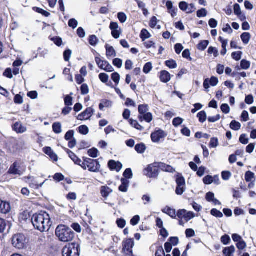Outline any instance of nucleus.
<instances>
[{
	"instance_id": "23",
	"label": "nucleus",
	"mask_w": 256,
	"mask_h": 256,
	"mask_svg": "<svg viewBox=\"0 0 256 256\" xmlns=\"http://www.w3.org/2000/svg\"><path fill=\"white\" fill-rule=\"evenodd\" d=\"M236 250L235 247L234 246H231L229 247H226L223 250V254L226 256H234V253Z\"/></svg>"
},
{
	"instance_id": "45",
	"label": "nucleus",
	"mask_w": 256,
	"mask_h": 256,
	"mask_svg": "<svg viewBox=\"0 0 256 256\" xmlns=\"http://www.w3.org/2000/svg\"><path fill=\"white\" fill-rule=\"evenodd\" d=\"M218 145V138H212L210 140V147L215 148Z\"/></svg>"
},
{
	"instance_id": "11",
	"label": "nucleus",
	"mask_w": 256,
	"mask_h": 256,
	"mask_svg": "<svg viewBox=\"0 0 256 256\" xmlns=\"http://www.w3.org/2000/svg\"><path fill=\"white\" fill-rule=\"evenodd\" d=\"M12 130L17 134H23L27 130L26 126L20 122H16L12 125Z\"/></svg>"
},
{
	"instance_id": "28",
	"label": "nucleus",
	"mask_w": 256,
	"mask_h": 256,
	"mask_svg": "<svg viewBox=\"0 0 256 256\" xmlns=\"http://www.w3.org/2000/svg\"><path fill=\"white\" fill-rule=\"evenodd\" d=\"M240 37L244 44H246L249 42L250 38V34L248 32H244L242 34Z\"/></svg>"
},
{
	"instance_id": "14",
	"label": "nucleus",
	"mask_w": 256,
	"mask_h": 256,
	"mask_svg": "<svg viewBox=\"0 0 256 256\" xmlns=\"http://www.w3.org/2000/svg\"><path fill=\"white\" fill-rule=\"evenodd\" d=\"M108 166L111 170H115L118 172L122 169V165L119 162H116L114 160H110L108 162Z\"/></svg>"
},
{
	"instance_id": "55",
	"label": "nucleus",
	"mask_w": 256,
	"mask_h": 256,
	"mask_svg": "<svg viewBox=\"0 0 256 256\" xmlns=\"http://www.w3.org/2000/svg\"><path fill=\"white\" fill-rule=\"evenodd\" d=\"M6 226V220L0 218V233H2L4 232Z\"/></svg>"
},
{
	"instance_id": "56",
	"label": "nucleus",
	"mask_w": 256,
	"mask_h": 256,
	"mask_svg": "<svg viewBox=\"0 0 256 256\" xmlns=\"http://www.w3.org/2000/svg\"><path fill=\"white\" fill-rule=\"evenodd\" d=\"M179 8L182 10L184 12H186L187 13L188 8V4L187 2H180L179 3Z\"/></svg>"
},
{
	"instance_id": "53",
	"label": "nucleus",
	"mask_w": 256,
	"mask_h": 256,
	"mask_svg": "<svg viewBox=\"0 0 256 256\" xmlns=\"http://www.w3.org/2000/svg\"><path fill=\"white\" fill-rule=\"evenodd\" d=\"M68 24L70 27H71L74 29L78 26V22L74 18H72L69 20Z\"/></svg>"
},
{
	"instance_id": "21",
	"label": "nucleus",
	"mask_w": 256,
	"mask_h": 256,
	"mask_svg": "<svg viewBox=\"0 0 256 256\" xmlns=\"http://www.w3.org/2000/svg\"><path fill=\"white\" fill-rule=\"evenodd\" d=\"M106 48V54L108 58L116 56V52L112 46H110L106 44L105 46Z\"/></svg>"
},
{
	"instance_id": "63",
	"label": "nucleus",
	"mask_w": 256,
	"mask_h": 256,
	"mask_svg": "<svg viewBox=\"0 0 256 256\" xmlns=\"http://www.w3.org/2000/svg\"><path fill=\"white\" fill-rule=\"evenodd\" d=\"M232 176L230 172L224 171L222 173V176L224 180H227L230 179Z\"/></svg>"
},
{
	"instance_id": "29",
	"label": "nucleus",
	"mask_w": 256,
	"mask_h": 256,
	"mask_svg": "<svg viewBox=\"0 0 256 256\" xmlns=\"http://www.w3.org/2000/svg\"><path fill=\"white\" fill-rule=\"evenodd\" d=\"M160 80H170V74L166 70H162L160 72Z\"/></svg>"
},
{
	"instance_id": "44",
	"label": "nucleus",
	"mask_w": 256,
	"mask_h": 256,
	"mask_svg": "<svg viewBox=\"0 0 256 256\" xmlns=\"http://www.w3.org/2000/svg\"><path fill=\"white\" fill-rule=\"evenodd\" d=\"M118 18L119 20L122 23H124L126 22L127 19V16L126 14L124 12H120L118 14Z\"/></svg>"
},
{
	"instance_id": "13",
	"label": "nucleus",
	"mask_w": 256,
	"mask_h": 256,
	"mask_svg": "<svg viewBox=\"0 0 256 256\" xmlns=\"http://www.w3.org/2000/svg\"><path fill=\"white\" fill-rule=\"evenodd\" d=\"M11 210V207L9 202L3 200L0 198V212L4 214L8 213Z\"/></svg>"
},
{
	"instance_id": "38",
	"label": "nucleus",
	"mask_w": 256,
	"mask_h": 256,
	"mask_svg": "<svg viewBox=\"0 0 256 256\" xmlns=\"http://www.w3.org/2000/svg\"><path fill=\"white\" fill-rule=\"evenodd\" d=\"M98 40L95 35H92L89 38V43L92 46H95L98 43Z\"/></svg>"
},
{
	"instance_id": "8",
	"label": "nucleus",
	"mask_w": 256,
	"mask_h": 256,
	"mask_svg": "<svg viewBox=\"0 0 256 256\" xmlns=\"http://www.w3.org/2000/svg\"><path fill=\"white\" fill-rule=\"evenodd\" d=\"M95 59L96 63L100 68L109 72L114 71L113 67L107 61L102 60L98 57H96Z\"/></svg>"
},
{
	"instance_id": "39",
	"label": "nucleus",
	"mask_w": 256,
	"mask_h": 256,
	"mask_svg": "<svg viewBox=\"0 0 256 256\" xmlns=\"http://www.w3.org/2000/svg\"><path fill=\"white\" fill-rule=\"evenodd\" d=\"M210 214L212 215L216 218H221L223 216L222 213L220 211L216 208L212 209L210 211Z\"/></svg>"
},
{
	"instance_id": "32",
	"label": "nucleus",
	"mask_w": 256,
	"mask_h": 256,
	"mask_svg": "<svg viewBox=\"0 0 256 256\" xmlns=\"http://www.w3.org/2000/svg\"><path fill=\"white\" fill-rule=\"evenodd\" d=\"M209 44V42L207 40L201 41L198 45V48L200 50H204Z\"/></svg>"
},
{
	"instance_id": "5",
	"label": "nucleus",
	"mask_w": 256,
	"mask_h": 256,
	"mask_svg": "<svg viewBox=\"0 0 256 256\" xmlns=\"http://www.w3.org/2000/svg\"><path fill=\"white\" fill-rule=\"evenodd\" d=\"M166 166V164L162 163L151 164L144 169V174L149 178H156L158 175V167L162 168L163 169Z\"/></svg>"
},
{
	"instance_id": "34",
	"label": "nucleus",
	"mask_w": 256,
	"mask_h": 256,
	"mask_svg": "<svg viewBox=\"0 0 256 256\" xmlns=\"http://www.w3.org/2000/svg\"><path fill=\"white\" fill-rule=\"evenodd\" d=\"M241 124L236 120H232L230 124V128L234 130H238L240 128Z\"/></svg>"
},
{
	"instance_id": "4",
	"label": "nucleus",
	"mask_w": 256,
	"mask_h": 256,
	"mask_svg": "<svg viewBox=\"0 0 256 256\" xmlns=\"http://www.w3.org/2000/svg\"><path fill=\"white\" fill-rule=\"evenodd\" d=\"M139 116L138 118L140 122L145 120L150 123L152 120V115L150 112H148V106L147 104H140L138 106Z\"/></svg>"
},
{
	"instance_id": "16",
	"label": "nucleus",
	"mask_w": 256,
	"mask_h": 256,
	"mask_svg": "<svg viewBox=\"0 0 256 256\" xmlns=\"http://www.w3.org/2000/svg\"><path fill=\"white\" fill-rule=\"evenodd\" d=\"M122 184L118 187V190L123 192H126L128 191V188L130 185L129 180L126 178L121 179Z\"/></svg>"
},
{
	"instance_id": "46",
	"label": "nucleus",
	"mask_w": 256,
	"mask_h": 256,
	"mask_svg": "<svg viewBox=\"0 0 256 256\" xmlns=\"http://www.w3.org/2000/svg\"><path fill=\"white\" fill-rule=\"evenodd\" d=\"M34 9L36 10V12L39 14H42L43 16H46V17H48L50 15V13H49L48 12L42 9V8H36V7H35L34 8Z\"/></svg>"
},
{
	"instance_id": "49",
	"label": "nucleus",
	"mask_w": 256,
	"mask_h": 256,
	"mask_svg": "<svg viewBox=\"0 0 256 256\" xmlns=\"http://www.w3.org/2000/svg\"><path fill=\"white\" fill-rule=\"evenodd\" d=\"M183 121L184 120L182 118L180 117H177L173 120L172 124L174 126L177 127L180 125L182 123Z\"/></svg>"
},
{
	"instance_id": "61",
	"label": "nucleus",
	"mask_w": 256,
	"mask_h": 256,
	"mask_svg": "<svg viewBox=\"0 0 256 256\" xmlns=\"http://www.w3.org/2000/svg\"><path fill=\"white\" fill-rule=\"evenodd\" d=\"M220 109L222 111L226 114H228L230 111V106L226 104H222L220 106Z\"/></svg>"
},
{
	"instance_id": "19",
	"label": "nucleus",
	"mask_w": 256,
	"mask_h": 256,
	"mask_svg": "<svg viewBox=\"0 0 256 256\" xmlns=\"http://www.w3.org/2000/svg\"><path fill=\"white\" fill-rule=\"evenodd\" d=\"M18 164L17 162H14L10 167L8 172L10 174H18L20 175L21 174L20 171L18 170Z\"/></svg>"
},
{
	"instance_id": "10",
	"label": "nucleus",
	"mask_w": 256,
	"mask_h": 256,
	"mask_svg": "<svg viewBox=\"0 0 256 256\" xmlns=\"http://www.w3.org/2000/svg\"><path fill=\"white\" fill-rule=\"evenodd\" d=\"M167 134L162 130L159 129L151 134V138L154 142H158L161 139L164 138Z\"/></svg>"
},
{
	"instance_id": "40",
	"label": "nucleus",
	"mask_w": 256,
	"mask_h": 256,
	"mask_svg": "<svg viewBox=\"0 0 256 256\" xmlns=\"http://www.w3.org/2000/svg\"><path fill=\"white\" fill-rule=\"evenodd\" d=\"M220 240L222 242L224 245L228 244L231 240L230 236L227 234L222 236Z\"/></svg>"
},
{
	"instance_id": "12",
	"label": "nucleus",
	"mask_w": 256,
	"mask_h": 256,
	"mask_svg": "<svg viewBox=\"0 0 256 256\" xmlns=\"http://www.w3.org/2000/svg\"><path fill=\"white\" fill-rule=\"evenodd\" d=\"M94 111L92 108H88L78 116V119L80 120H88L92 116Z\"/></svg>"
},
{
	"instance_id": "26",
	"label": "nucleus",
	"mask_w": 256,
	"mask_h": 256,
	"mask_svg": "<svg viewBox=\"0 0 256 256\" xmlns=\"http://www.w3.org/2000/svg\"><path fill=\"white\" fill-rule=\"evenodd\" d=\"M150 36L151 34L146 29L142 30L140 34V37L142 41H144L146 39L150 38Z\"/></svg>"
},
{
	"instance_id": "51",
	"label": "nucleus",
	"mask_w": 256,
	"mask_h": 256,
	"mask_svg": "<svg viewBox=\"0 0 256 256\" xmlns=\"http://www.w3.org/2000/svg\"><path fill=\"white\" fill-rule=\"evenodd\" d=\"M152 64L151 62H147L144 67L143 71L145 74H148L152 69Z\"/></svg>"
},
{
	"instance_id": "48",
	"label": "nucleus",
	"mask_w": 256,
	"mask_h": 256,
	"mask_svg": "<svg viewBox=\"0 0 256 256\" xmlns=\"http://www.w3.org/2000/svg\"><path fill=\"white\" fill-rule=\"evenodd\" d=\"M242 52L238 51V52H233L232 54V56L233 59L235 60H240L242 57Z\"/></svg>"
},
{
	"instance_id": "52",
	"label": "nucleus",
	"mask_w": 256,
	"mask_h": 256,
	"mask_svg": "<svg viewBox=\"0 0 256 256\" xmlns=\"http://www.w3.org/2000/svg\"><path fill=\"white\" fill-rule=\"evenodd\" d=\"M176 182L178 186H186V182L183 176H178L176 179Z\"/></svg>"
},
{
	"instance_id": "35",
	"label": "nucleus",
	"mask_w": 256,
	"mask_h": 256,
	"mask_svg": "<svg viewBox=\"0 0 256 256\" xmlns=\"http://www.w3.org/2000/svg\"><path fill=\"white\" fill-rule=\"evenodd\" d=\"M166 65L170 68H176L177 67V64L174 60H170L166 61Z\"/></svg>"
},
{
	"instance_id": "9",
	"label": "nucleus",
	"mask_w": 256,
	"mask_h": 256,
	"mask_svg": "<svg viewBox=\"0 0 256 256\" xmlns=\"http://www.w3.org/2000/svg\"><path fill=\"white\" fill-rule=\"evenodd\" d=\"M110 28L112 30V35L116 39L120 38L122 34V29L119 27L118 24L116 22H111L110 26Z\"/></svg>"
},
{
	"instance_id": "54",
	"label": "nucleus",
	"mask_w": 256,
	"mask_h": 256,
	"mask_svg": "<svg viewBox=\"0 0 256 256\" xmlns=\"http://www.w3.org/2000/svg\"><path fill=\"white\" fill-rule=\"evenodd\" d=\"M204 184H210L214 182V178L210 176H206L203 178Z\"/></svg>"
},
{
	"instance_id": "15",
	"label": "nucleus",
	"mask_w": 256,
	"mask_h": 256,
	"mask_svg": "<svg viewBox=\"0 0 256 256\" xmlns=\"http://www.w3.org/2000/svg\"><path fill=\"white\" fill-rule=\"evenodd\" d=\"M134 246V241L132 238L126 240L122 242V252L128 251V250H132Z\"/></svg>"
},
{
	"instance_id": "2",
	"label": "nucleus",
	"mask_w": 256,
	"mask_h": 256,
	"mask_svg": "<svg viewBox=\"0 0 256 256\" xmlns=\"http://www.w3.org/2000/svg\"><path fill=\"white\" fill-rule=\"evenodd\" d=\"M56 236L62 242H69L74 238L75 234L70 228L64 224L58 225L55 231Z\"/></svg>"
},
{
	"instance_id": "37",
	"label": "nucleus",
	"mask_w": 256,
	"mask_h": 256,
	"mask_svg": "<svg viewBox=\"0 0 256 256\" xmlns=\"http://www.w3.org/2000/svg\"><path fill=\"white\" fill-rule=\"evenodd\" d=\"M132 170L130 168H126L123 174V176L124 177V178H126L128 180L132 177Z\"/></svg>"
},
{
	"instance_id": "17",
	"label": "nucleus",
	"mask_w": 256,
	"mask_h": 256,
	"mask_svg": "<svg viewBox=\"0 0 256 256\" xmlns=\"http://www.w3.org/2000/svg\"><path fill=\"white\" fill-rule=\"evenodd\" d=\"M66 152L68 154L69 157L72 159V160L78 165H79L81 166L82 160L80 159L72 152L70 150L68 149H66Z\"/></svg>"
},
{
	"instance_id": "47",
	"label": "nucleus",
	"mask_w": 256,
	"mask_h": 256,
	"mask_svg": "<svg viewBox=\"0 0 256 256\" xmlns=\"http://www.w3.org/2000/svg\"><path fill=\"white\" fill-rule=\"evenodd\" d=\"M64 104L66 106H71L72 105V98L70 95L66 96L64 99Z\"/></svg>"
},
{
	"instance_id": "20",
	"label": "nucleus",
	"mask_w": 256,
	"mask_h": 256,
	"mask_svg": "<svg viewBox=\"0 0 256 256\" xmlns=\"http://www.w3.org/2000/svg\"><path fill=\"white\" fill-rule=\"evenodd\" d=\"M162 212L167 214L170 216L172 218H176V212L174 209H172L168 206H166L165 208L162 210Z\"/></svg>"
},
{
	"instance_id": "42",
	"label": "nucleus",
	"mask_w": 256,
	"mask_h": 256,
	"mask_svg": "<svg viewBox=\"0 0 256 256\" xmlns=\"http://www.w3.org/2000/svg\"><path fill=\"white\" fill-rule=\"evenodd\" d=\"M207 14L208 12L206 9L202 8L197 12L196 15L198 18H200L206 16H207Z\"/></svg>"
},
{
	"instance_id": "1",
	"label": "nucleus",
	"mask_w": 256,
	"mask_h": 256,
	"mask_svg": "<svg viewBox=\"0 0 256 256\" xmlns=\"http://www.w3.org/2000/svg\"><path fill=\"white\" fill-rule=\"evenodd\" d=\"M34 228L41 232L48 230L52 224L50 216L46 212L36 214L32 218Z\"/></svg>"
},
{
	"instance_id": "7",
	"label": "nucleus",
	"mask_w": 256,
	"mask_h": 256,
	"mask_svg": "<svg viewBox=\"0 0 256 256\" xmlns=\"http://www.w3.org/2000/svg\"><path fill=\"white\" fill-rule=\"evenodd\" d=\"M13 246L18 249L23 248L26 243L25 236L22 234H17L13 236L12 238Z\"/></svg>"
},
{
	"instance_id": "59",
	"label": "nucleus",
	"mask_w": 256,
	"mask_h": 256,
	"mask_svg": "<svg viewBox=\"0 0 256 256\" xmlns=\"http://www.w3.org/2000/svg\"><path fill=\"white\" fill-rule=\"evenodd\" d=\"M236 246L240 250H242L246 247V244L243 240L238 242Z\"/></svg>"
},
{
	"instance_id": "22",
	"label": "nucleus",
	"mask_w": 256,
	"mask_h": 256,
	"mask_svg": "<svg viewBox=\"0 0 256 256\" xmlns=\"http://www.w3.org/2000/svg\"><path fill=\"white\" fill-rule=\"evenodd\" d=\"M112 192V190L108 186H102L100 188L101 194L104 198H107Z\"/></svg>"
},
{
	"instance_id": "57",
	"label": "nucleus",
	"mask_w": 256,
	"mask_h": 256,
	"mask_svg": "<svg viewBox=\"0 0 256 256\" xmlns=\"http://www.w3.org/2000/svg\"><path fill=\"white\" fill-rule=\"evenodd\" d=\"M54 179L58 182L64 180V176L61 173H56L53 176Z\"/></svg>"
},
{
	"instance_id": "25",
	"label": "nucleus",
	"mask_w": 256,
	"mask_h": 256,
	"mask_svg": "<svg viewBox=\"0 0 256 256\" xmlns=\"http://www.w3.org/2000/svg\"><path fill=\"white\" fill-rule=\"evenodd\" d=\"M129 122L132 127L134 128H135L139 130L142 131L144 129V127L140 125L136 120L130 119Z\"/></svg>"
},
{
	"instance_id": "50",
	"label": "nucleus",
	"mask_w": 256,
	"mask_h": 256,
	"mask_svg": "<svg viewBox=\"0 0 256 256\" xmlns=\"http://www.w3.org/2000/svg\"><path fill=\"white\" fill-rule=\"evenodd\" d=\"M194 217V214L192 212H187L185 213L184 219L186 220V222H188L192 218Z\"/></svg>"
},
{
	"instance_id": "31",
	"label": "nucleus",
	"mask_w": 256,
	"mask_h": 256,
	"mask_svg": "<svg viewBox=\"0 0 256 256\" xmlns=\"http://www.w3.org/2000/svg\"><path fill=\"white\" fill-rule=\"evenodd\" d=\"M52 129L54 132L57 134L62 132V126L60 122H54L52 124Z\"/></svg>"
},
{
	"instance_id": "43",
	"label": "nucleus",
	"mask_w": 256,
	"mask_h": 256,
	"mask_svg": "<svg viewBox=\"0 0 256 256\" xmlns=\"http://www.w3.org/2000/svg\"><path fill=\"white\" fill-rule=\"evenodd\" d=\"M72 50L68 49L64 52V58L66 62H68L72 56Z\"/></svg>"
},
{
	"instance_id": "18",
	"label": "nucleus",
	"mask_w": 256,
	"mask_h": 256,
	"mask_svg": "<svg viewBox=\"0 0 256 256\" xmlns=\"http://www.w3.org/2000/svg\"><path fill=\"white\" fill-rule=\"evenodd\" d=\"M44 152L49 156L54 161H58V156L54 152L52 149L50 147H46L44 148Z\"/></svg>"
},
{
	"instance_id": "58",
	"label": "nucleus",
	"mask_w": 256,
	"mask_h": 256,
	"mask_svg": "<svg viewBox=\"0 0 256 256\" xmlns=\"http://www.w3.org/2000/svg\"><path fill=\"white\" fill-rule=\"evenodd\" d=\"M74 131L72 130H68L65 134V139L67 140H72L74 137Z\"/></svg>"
},
{
	"instance_id": "6",
	"label": "nucleus",
	"mask_w": 256,
	"mask_h": 256,
	"mask_svg": "<svg viewBox=\"0 0 256 256\" xmlns=\"http://www.w3.org/2000/svg\"><path fill=\"white\" fill-rule=\"evenodd\" d=\"M79 245L76 243L69 244L62 250L63 256H80Z\"/></svg>"
},
{
	"instance_id": "27",
	"label": "nucleus",
	"mask_w": 256,
	"mask_h": 256,
	"mask_svg": "<svg viewBox=\"0 0 256 256\" xmlns=\"http://www.w3.org/2000/svg\"><path fill=\"white\" fill-rule=\"evenodd\" d=\"M218 81H204V87L208 92V89L210 88V86H215L218 84Z\"/></svg>"
},
{
	"instance_id": "41",
	"label": "nucleus",
	"mask_w": 256,
	"mask_h": 256,
	"mask_svg": "<svg viewBox=\"0 0 256 256\" xmlns=\"http://www.w3.org/2000/svg\"><path fill=\"white\" fill-rule=\"evenodd\" d=\"M79 132L84 135H86L88 133L89 130L87 126L82 125L78 128Z\"/></svg>"
},
{
	"instance_id": "36",
	"label": "nucleus",
	"mask_w": 256,
	"mask_h": 256,
	"mask_svg": "<svg viewBox=\"0 0 256 256\" xmlns=\"http://www.w3.org/2000/svg\"><path fill=\"white\" fill-rule=\"evenodd\" d=\"M98 150L96 148H92L89 150L88 152V156L93 158H96L98 157Z\"/></svg>"
},
{
	"instance_id": "33",
	"label": "nucleus",
	"mask_w": 256,
	"mask_h": 256,
	"mask_svg": "<svg viewBox=\"0 0 256 256\" xmlns=\"http://www.w3.org/2000/svg\"><path fill=\"white\" fill-rule=\"evenodd\" d=\"M197 117L198 118L199 121L200 122L203 123L206 120V112L204 110L201 111L198 114Z\"/></svg>"
},
{
	"instance_id": "3",
	"label": "nucleus",
	"mask_w": 256,
	"mask_h": 256,
	"mask_svg": "<svg viewBox=\"0 0 256 256\" xmlns=\"http://www.w3.org/2000/svg\"><path fill=\"white\" fill-rule=\"evenodd\" d=\"M84 162L81 167L84 170L88 168L91 172H98L100 168V164L98 160H93L88 158H83Z\"/></svg>"
},
{
	"instance_id": "60",
	"label": "nucleus",
	"mask_w": 256,
	"mask_h": 256,
	"mask_svg": "<svg viewBox=\"0 0 256 256\" xmlns=\"http://www.w3.org/2000/svg\"><path fill=\"white\" fill-rule=\"evenodd\" d=\"M116 222L118 226L121 228H124L126 224V221L123 218H118Z\"/></svg>"
},
{
	"instance_id": "62",
	"label": "nucleus",
	"mask_w": 256,
	"mask_h": 256,
	"mask_svg": "<svg viewBox=\"0 0 256 256\" xmlns=\"http://www.w3.org/2000/svg\"><path fill=\"white\" fill-rule=\"evenodd\" d=\"M184 191L185 186H180L177 185L176 190V193L178 195H182L184 192Z\"/></svg>"
},
{
	"instance_id": "24",
	"label": "nucleus",
	"mask_w": 256,
	"mask_h": 256,
	"mask_svg": "<svg viewBox=\"0 0 256 256\" xmlns=\"http://www.w3.org/2000/svg\"><path fill=\"white\" fill-rule=\"evenodd\" d=\"M245 180L247 182H254L255 180L254 174L250 171H248L245 174Z\"/></svg>"
},
{
	"instance_id": "30",
	"label": "nucleus",
	"mask_w": 256,
	"mask_h": 256,
	"mask_svg": "<svg viewBox=\"0 0 256 256\" xmlns=\"http://www.w3.org/2000/svg\"><path fill=\"white\" fill-rule=\"evenodd\" d=\"M135 150L138 153L142 154L146 150V146L142 143L139 144L136 146Z\"/></svg>"
},
{
	"instance_id": "64",
	"label": "nucleus",
	"mask_w": 256,
	"mask_h": 256,
	"mask_svg": "<svg viewBox=\"0 0 256 256\" xmlns=\"http://www.w3.org/2000/svg\"><path fill=\"white\" fill-rule=\"evenodd\" d=\"M140 220V217L138 215L134 216L130 220V224L132 226L136 225Z\"/></svg>"
}]
</instances>
